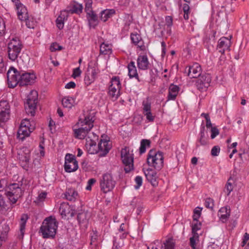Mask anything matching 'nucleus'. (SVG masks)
Returning a JSON list of instances; mask_svg holds the SVG:
<instances>
[{
  "instance_id": "4",
  "label": "nucleus",
  "mask_w": 249,
  "mask_h": 249,
  "mask_svg": "<svg viewBox=\"0 0 249 249\" xmlns=\"http://www.w3.org/2000/svg\"><path fill=\"white\" fill-rule=\"evenodd\" d=\"M163 155L162 152L150 150L147 155V162L149 166L157 170H160L163 166Z\"/></svg>"
},
{
  "instance_id": "41",
  "label": "nucleus",
  "mask_w": 249,
  "mask_h": 249,
  "mask_svg": "<svg viewBox=\"0 0 249 249\" xmlns=\"http://www.w3.org/2000/svg\"><path fill=\"white\" fill-rule=\"evenodd\" d=\"M131 19L130 20H128V21H126L125 22L124 26L121 30V34L124 36H127L128 35L130 29V25L132 20V16L131 17Z\"/></svg>"
},
{
  "instance_id": "38",
  "label": "nucleus",
  "mask_w": 249,
  "mask_h": 249,
  "mask_svg": "<svg viewBox=\"0 0 249 249\" xmlns=\"http://www.w3.org/2000/svg\"><path fill=\"white\" fill-rule=\"evenodd\" d=\"M83 10V6L82 4L77 2H74L71 6L70 11L71 13L80 14L82 13Z\"/></svg>"
},
{
  "instance_id": "1",
  "label": "nucleus",
  "mask_w": 249,
  "mask_h": 249,
  "mask_svg": "<svg viewBox=\"0 0 249 249\" xmlns=\"http://www.w3.org/2000/svg\"><path fill=\"white\" fill-rule=\"evenodd\" d=\"M94 117L88 114L84 119L79 118L78 121L73 127L74 136L75 138L84 139L93 128Z\"/></svg>"
},
{
  "instance_id": "25",
  "label": "nucleus",
  "mask_w": 249,
  "mask_h": 249,
  "mask_svg": "<svg viewBox=\"0 0 249 249\" xmlns=\"http://www.w3.org/2000/svg\"><path fill=\"white\" fill-rule=\"evenodd\" d=\"M29 217L27 213H23L21 215L19 221V233L18 234V238L22 239L25 231V226Z\"/></svg>"
},
{
  "instance_id": "34",
  "label": "nucleus",
  "mask_w": 249,
  "mask_h": 249,
  "mask_svg": "<svg viewBox=\"0 0 249 249\" xmlns=\"http://www.w3.org/2000/svg\"><path fill=\"white\" fill-rule=\"evenodd\" d=\"M112 53V47L110 44L103 42L100 46V55H110Z\"/></svg>"
},
{
  "instance_id": "51",
  "label": "nucleus",
  "mask_w": 249,
  "mask_h": 249,
  "mask_svg": "<svg viewBox=\"0 0 249 249\" xmlns=\"http://www.w3.org/2000/svg\"><path fill=\"white\" fill-rule=\"evenodd\" d=\"M63 47L59 45L56 42H53V43L50 46V51L52 52H55L56 51H60L62 50Z\"/></svg>"
},
{
  "instance_id": "2",
  "label": "nucleus",
  "mask_w": 249,
  "mask_h": 249,
  "mask_svg": "<svg viewBox=\"0 0 249 249\" xmlns=\"http://www.w3.org/2000/svg\"><path fill=\"white\" fill-rule=\"evenodd\" d=\"M58 223L54 216H50L43 221L40 232L44 238H54L55 236Z\"/></svg>"
},
{
  "instance_id": "50",
  "label": "nucleus",
  "mask_w": 249,
  "mask_h": 249,
  "mask_svg": "<svg viewBox=\"0 0 249 249\" xmlns=\"http://www.w3.org/2000/svg\"><path fill=\"white\" fill-rule=\"evenodd\" d=\"M202 208L197 207L194 210V214L193 215V221H197L200 217L201 214Z\"/></svg>"
},
{
  "instance_id": "11",
  "label": "nucleus",
  "mask_w": 249,
  "mask_h": 249,
  "mask_svg": "<svg viewBox=\"0 0 249 249\" xmlns=\"http://www.w3.org/2000/svg\"><path fill=\"white\" fill-rule=\"evenodd\" d=\"M21 72L13 67L10 68L7 73L8 87L14 88L18 84Z\"/></svg>"
},
{
  "instance_id": "61",
  "label": "nucleus",
  "mask_w": 249,
  "mask_h": 249,
  "mask_svg": "<svg viewBox=\"0 0 249 249\" xmlns=\"http://www.w3.org/2000/svg\"><path fill=\"white\" fill-rule=\"evenodd\" d=\"M96 180L95 178H90L88 182V185L86 187L87 190H91V186L96 182Z\"/></svg>"
},
{
  "instance_id": "46",
  "label": "nucleus",
  "mask_w": 249,
  "mask_h": 249,
  "mask_svg": "<svg viewBox=\"0 0 249 249\" xmlns=\"http://www.w3.org/2000/svg\"><path fill=\"white\" fill-rule=\"evenodd\" d=\"M199 235L198 233L193 234V236L190 238V245L192 249H198L196 247V241H198Z\"/></svg>"
},
{
  "instance_id": "44",
  "label": "nucleus",
  "mask_w": 249,
  "mask_h": 249,
  "mask_svg": "<svg viewBox=\"0 0 249 249\" xmlns=\"http://www.w3.org/2000/svg\"><path fill=\"white\" fill-rule=\"evenodd\" d=\"M204 206L206 208L213 210L214 206V201L211 197H207L205 199Z\"/></svg>"
},
{
  "instance_id": "9",
  "label": "nucleus",
  "mask_w": 249,
  "mask_h": 249,
  "mask_svg": "<svg viewBox=\"0 0 249 249\" xmlns=\"http://www.w3.org/2000/svg\"><path fill=\"white\" fill-rule=\"evenodd\" d=\"M108 87V95L112 100H116L120 96L121 84L120 77L118 76H113Z\"/></svg>"
},
{
  "instance_id": "29",
  "label": "nucleus",
  "mask_w": 249,
  "mask_h": 249,
  "mask_svg": "<svg viewBox=\"0 0 249 249\" xmlns=\"http://www.w3.org/2000/svg\"><path fill=\"white\" fill-rule=\"evenodd\" d=\"M179 89L178 86L171 84L168 89V94L167 97V101L175 100L179 91Z\"/></svg>"
},
{
  "instance_id": "54",
  "label": "nucleus",
  "mask_w": 249,
  "mask_h": 249,
  "mask_svg": "<svg viewBox=\"0 0 249 249\" xmlns=\"http://www.w3.org/2000/svg\"><path fill=\"white\" fill-rule=\"evenodd\" d=\"M220 151V147L218 145H215L214 146L211 152V154L212 156L213 157H216L218 156Z\"/></svg>"
},
{
  "instance_id": "28",
  "label": "nucleus",
  "mask_w": 249,
  "mask_h": 249,
  "mask_svg": "<svg viewBox=\"0 0 249 249\" xmlns=\"http://www.w3.org/2000/svg\"><path fill=\"white\" fill-rule=\"evenodd\" d=\"M127 69L128 71V75L130 78H135L139 82L142 81L137 72V70L134 61H131L128 64Z\"/></svg>"
},
{
  "instance_id": "58",
  "label": "nucleus",
  "mask_w": 249,
  "mask_h": 249,
  "mask_svg": "<svg viewBox=\"0 0 249 249\" xmlns=\"http://www.w3.org/2000/svg\"><path fill=\"white\" fill-rule=\"evenodd\" d=\"M25 21V24L27 28L30 29H33L34 28V21L29 19V17L27 19H24L22 21Z\"/></svg>"
},
{
  "instance_id": "42",
  "label": "nucleus",
  "mask_w": 249,
  "mask_h": 249,
  "mask_svg": "<svg viewBox=\"0 0 249 249\" xmlns=\"http://www.w3.org/2000/svg\"><path fill=\"white\" fill-rule=\"evenodd\" d=\"M164 249H174L175 242L172 238H169L164 243Z\"/></svg>"
},
{
  "instance_id": "35",
  "label": "nucleus",
  "mask_w": 249,
  "mask_h": 249,
  "mask_svg": "<svg viewBox=\"0 0 249 249\" xmlns=\"http://www.w3.org/2000/svg\"><path fill=\"white\" fill-rule=\"evenodd\" d=\"M74 102L72 97L67 96L62 98V104L64 107L71 108L74 106Z\"/></svg>"
},
{
  "instance_id": "18",
  "label": "nucleus",
  "mask_w": 249,
  "mask_h": 249,
  "mask_svg": "<svg viewBox=\"0 0 249 249\" xmlns=\"http://www.w3.org/2000/svg\"><path fill=\"white\" fill-rule=\"evenodd\" d=\"M231 213L230 207L227 205L221 207L218 212V216L219 220L222 223H226L229 220Z\"/></svg>"
},
{
  "instance_id": "45",
  "label": "nucleus",
  "mask_w": 249,
  "mask_h": 249,
  "mask_svg": "<svg viewBox=\"0 0 249 249\" xmlns=\"http://www.w3.org/2000/svg\"><path fill=\"white\" fill-rule=\"evenodd\" d=\"M7 206L3 196L0 194V213H4L7 211Z\"/></svg>"
},
{
  "instance_id": "23",
  "label": "nucleus",
  "mask_w": 249,
  "mask_h": 249,
  "mask_svg": "<svg viewBox=\"0 0 249 249\" xmlns=\"http://www.w3.org/2000/svg\"><path fill=\"white\" fill-rule=\"evenodd\" d=\"M144 174L147 180L153 186L158 185V182L157 180L158 176L157 172L152 169L148 168L144 171Z\"/></svg>"
},
{
  "instance_id": "60",
  "label": "nucleus",
  "mask_w": 249,
  "mask_h": 249,
  "mask_svg": "<svg viewBox=\"0 0 249 249\" xmlns=\"http://www.w3.org/2000/svg\"><path fill=\"white\" fill-rule=\"evenodd\" d=\"M5 25L4 22L0 21V36H4L5 34Z\"/></svg>"
},
{
  "instance_id": "19",
  "label": "nucleus",
  "mask_w": 249,
  "mask_h": 249,
  "mask_svg": "<svg viewBox=\"0 0 249 249\" xmlns=\"http://www.w3.org/2000/svg\"><path fill=\"white\" fill-rule=\"evenodd\" d=\"M142 113L146 117L148 122H153L155 119L156 116L151 112V103L149 102L142 103Z\"/></svg>"
},
{
  "instance_id": "32",
  "label": "nucleus",
  "mask_w": 249,
  "mask_h": 249,
  "mask_svg": "<svg viewBox=\"0 0 249 249\" xmlns=\"http://www.w3.org/2000/svg\"><path fill=\"white\" fill-rule=\"evenodd\" d=\"M68 15L66 11H61L60 15L57 17L56 19V25L57 27L61 30L64 27V21L67 19Z\"/></svg>"
},
{
  "instance_id": "53",
  "label": "nucleus",
  "mask_w": 249,
  "mask_h": 249,
  "mask_svg": "<svg viewBox=\"0 0 249 249\" xmlns=\"http://www.w3.org/2000/svg\"><path fill=\"white\" fill-rule=\"evenodd\" d=\"M77 214V219L79 223H83L86 219L87 213L85 212L78 213Z\"/></svg>"
},
{
  "instance_id": "56",
  "label": "nucleus",
  "mask_w": 249,
  "mask_h": 249,
  "mask_svg": "<svg viewBox=\"0 0 249 249\" xmlns=\"http://www.w3.org/2000/svg\"><path fill=\"white\" fill-rule=\"evenodd\" d=\"M211 132V138L212 139L215 138L219 133V130L215 126L212 127Z\"/></svg>"
},
{
  "instance_id": "49",
  "label": "nucleus",
  "mask_w": 249,
  "mask_h": 249,
  "mask_svg": "<svg viewBox=\"0 0 249 249\" xmlns=\"http://www.w3.org/2000/svg\"><path fill=\"white\" fill-rule=\"evenodd\" d=\"M194 222H196V223L193 224L192 225V231L193 234H196V233H197V231L200 230L201 223L198 221V219H197V221H195Z\"/></svg>"
},
{
  "instance_id": "37",
  "label": "nucleus",
  "mask_w": 249,
  "mask_h": 249,
  "mask_svg": "<svg viewBox=\"0 0 249 249\" xmlns=\"http://www.w3.org/2000/svg\"><path fill=\"white\" fill-rule=\"evenodd\" d=\"M78 168L77 161H74L71 163H65L64 169L66 172L71 173L76 171Z\"/></svg>"
},
{
  "instance_id": "57",
  "label": "nucleus",
  "mask_w": 249,
  "mask_h": 249,
  "mask_svg": "<svg viewBox=\"0 0 249 249\" xmlns=\"http://www.w3.org/2000/svg\"><path fill=\"white\" fill-rule=\"evenodd\" d=\"M82 73L79 67L75 68L73 70L72 77L74 78L79 77Z\"/></svg>"
},
{
  "instance_id": "62",
  "label": "nucleus",
  "mask_w": 249,
  "mask_h": 249,
  "mask_svg": "<svg viewBox=\"0 0 249 249\" xmlns=\"http://www.w3.org/2000/svg\"><path fill=\"white\" fill-rule=\"evenodd\" d=\"M39 147L40 148V153L41 156H44L45 155V151H44V140L41 141L39 145Z\"/></svg>"
},
{
  "instance_id": "31",
  "label": "nucleus",
  "mask_w": 249,
  "mask_h": 249,
  "mask_svg": "<svg viewBox=\"0 0 249 249\" xmlns=\"http://www.w3.org/2000/svg\"><path fill=\"white\" fill-rule=\"evenodd\" d=\"M17 15L19 20L22 21L24 19L28 18V13L26 7L23 4L18 5L16 7Z\"/></svg>"
},
{
  "instance_id": "13",
  "label": "nucleus",
  "mask_w": 249,
  "mask_h": 249,
  "mask_svg": "<svg viewBox=\"0 0 249 249\" xmlns=\"http://www.w3.org/2000/svg\"><path fill=\"white\" fill-rule=\"evenodd\" d=\"M59 212L62 218H66L67 216L72 217L77 213L74 206L70 205L68 202H65L60 204Z\"/></svg>"
},
{
  "instance_id": "36",
  "label": "nucleus",
  "mask_w": 249,
  "mask_h": 249,
  "mask_svg": "<svg viewBox=\"0 0 249 249\" xmlns=\"http://www.w3.org/2000/svg\"><path fill=\"white\" fill-rule=\"evenodd\" d=\"M87 72L96 80L100 71L95 64H94L93 66H91L90 65H89Z\"/></svg>"
},
{
  "instance_id": "17",
  "label": "nucleus",
  "mask_w": 249,
  "mask_h": 249,
  "mask_svg": "<svg viewBox=\"0 0 249 249\" xmlns=\"http://www.w3.org/2000/svg\"><path fill=\"white\" fill-rule=\"evenodd\" d=\"M35 78V76L33 74L21 71L18 85L20 87L31 85Z\"/></svg>"
},
{
  "instance_id": "24",
  "label": "nucleus",
  "mask_w": 249,
  "mask_h": 249,
  "mask_svg": "<svg viewBox=\"0 0 249 249\" xmlns=\"http://www.w3.org/2000/svg\"><path fill=\"white\" fill-rule=\"evenodd\" d=\"M99 152L102 156L106 155L111 148V142L109 140L101 139L98 143Z\"/></svg>"
},
{
  "instance_id": "12",
  "label": "nucleus",
  "mask_w": 249,
  "mask_h": 249,
  "mask_svg": "<svg viewBox=\"0 0 249 249\" xmlns=\"http://www.w3.org/2000/svg\"><path fill=\"white\" fill-rule=\"evenodd\" d=\"M92 134L93 138H91V136H88L86 138L85 146L89 154H95L99 152V146L96 144L97 142L98 141V136L94 133H92Z\"/></svg>"
},
{
  "instance_id": "5",
  "label": "nucleus",
  "mask_w": 249,
  "mask_h": 249,
  "mask_svg": "<svg viewBox=\"0 0 249 249\" xmlns=\"http://www.w3.org/2000/svg\"><path fill=\"white\" fill-rule=\"evenodd\" d=\"M22 185V183H14L9 184L5 189L4 195L12 204H15L22 195V190L20 188Z\"/></svg>"
},
{
  "instance_id": "39",
  "label": "nucleus",
  "mask_w": 249,
  "mask_h": 249,
  "mask_svg": "<svg viewBox=\"0 0 249 249\" xmlns=\"http://www.w3.org/2000/svg\"><path fill=\"white\" fill-rule=\"evenodd\" d=\"M151 142L149 140L142 139L141 142V145L140 147V153L142 154L145 152L146 147H149L150 146Z\"/></svg>"
},
{
  "instance_id": "6",
  "label": "nucleus",
  "mask_w": 249,
  "mask_h": 249,
  "mask_svg": "<svg viewBox=\"0 0 249 249\" xmlns=\"http://www.w3.org/2000/svg\"><path fill=\"white\" fill-rule=\"evenodd\" d=\"M38 93L36 90L30 91L24 103V108L26 113L32 117L35 116L37 103Z\"/></svg>"
},
{
  "instance_id": "22",
  "label": "nucleus",
  "mask_w": 249,
  "mask_h": 249,
  "mask_svg": "<svg viewBox=\"0 0 249 249\" xmlns=\"http://www.w3.org/2000/svg\"><path fill=\"white\" fill-rule=\"evenodd\" d=\"M201 68L199 64L196 63L188 67V75L191 78H196L201 74Z\"/></svg>"
},
{
  "instance_id": "3",
  "label": "nucleus",
  "mask_w": 249,
  "mask_h": 249,
  "mask_svg": "<svg viewBox=\"0 0 249 249\" xmlns=\"http://www.w3.org/2000/svg\"><path fill=\"white\" fill-rule=\"evenodd\" d=\"M23 48L21 41L18 37L13 38L7 44L8 57L12 61H16Z\"/></svg>"
},
{
  "instance_id": "27",
  "label": "nucleus",
  "mask_w": 249,
  "mask_h": 249,
  "mask_svg": "<svg viewBox=\"0 0 249 249\" xmlns=\"http://www.w3.org/2000/svg\"><path fill=\"white\" fill-rule=\"evenodd\" d=\"M34 130L33 127H24L20 125L17 133V138L21 141H23L26 137L29 136L30 133Z\"/></svg>"
},
{
  "instance_id": "30",
  "label": "nucleus",
  "mask_w": 249,
  "mask_h": 249,
  "mask_svg": "<svg viewBox=\"0 0 249 249\" xmlns=\"http://www.w3.org/2000/svg\"><path fill=\"white\" fill-rule=\"evenodd\" d=\"M205 126L203 124H201L200 126L199 137L198 138L196 143V147H198L200 145L205 146L208 144V140L205 137Z\"/></svg>"
},
{
  "instance_id": "52",
  "label": "nucleus",
  "mask_w": 249,
  "mask_h": 249,
  "mask_svg": "<svg viewBox=\"0 0 249 249\" xmlns=\"http://www.w3.org/2000/svg\"><path fill=\"white\" fill-rule=\"evenodd\" d=\"M134 180L136 184V185L134 186L135 188L136 189H139L142 184V177L140 176H137L135 177Z\"/></svg>"
},
{
  "instance_id": "16",
  "label": "nucleus",
  "mask_w": 249,
  "mask_h": 249,
  "mask_svg": "<svg viewBox=\"0 0 249 249\" xmlns=\"http://www.w3.org/2000/svg\"><path fill=\"white\" fill-rule=\"evenodd\" d=\"M130 39L131 43L135 46H136L140 51H145L146 47L140 34L135 32L130 34Z\"/></svg>"
},
{
  "instance_id": "64",
  "label": "nucleus",
  "mask_w": 249,
  "mask_h": 249,
  "mask_svg": "<svg viewBox=\"0 0 249 249\" xmlns=\"http://www.w3.org/2000/svg\"><path fill=\"white\" fill-rule=\"evenodd\" d=\"M47 193L46 192H41L40 193L37 197V199L39 201H43L46 198Z\"/></svg>"
},
{
  "instance_id": "15",
  "label": "nucleus",
  "mask_w": 249,
  "mask_h": 249,
  "mask_svg": "<svg viewBox=\"0 0 249 249\" xmlns=\"http://www.w3.org/2000/svg\"><path fill=\"white\" fill-rule=\"evenodd\" d=\"M10 106L6 100L0 101V123H5L10 118Z\"/></svg>"
},
{
  "instance_id": "26",
  "label": "nucleus",
  "mask_w": 249,
  "mask_h": 249,
  "mask_svg": "<svg viewBox=\"0 0 249 249\" xmlns=\"http://www.w3.org/2000/svg\"><path fill=\"white\" fill-rule=\"evenodd\" d=\"M78 197V193L74 188H67L64 193V198L70 201H75Z\"/></svg>"
},
{
  "instance_id": "7",
  "label": "nucleus",
  "mask_w": 249,
  "mask_h": 249,
  "mask_svg": "<svg viewBox=\"0 0 249 249\" xmlns=\"http://www.w3.org/2000/svg\"><path fill=\"white\" fill-rule=\"evenodd\" d=\"M121 157L122 162L124 166V170L125 173H128L134 170L133 154L129 152V147H125L121 151Z\"/></svg>"
},
{
  "instance_id": "20",
  "label": "nucleus",
  "mask_w": 249,
  "mask_h": 249,
  "mask_svg": "<svg viewBox=\"0 0 249 249\" xmlns=\"http://www.w3.org/2000/svg\"><path fill=\"white\" fill-rule=\"evenodd\" d=\"M137 64L138 69L143 71L148 70L150 65L148 57L146 54L138 56L137 59Z\"/></svg>"
},
{
  "instance_id": "33",
  "label": "nucleus",
  "mask_w": 249,
  "mask_h": 249,
  "mask_svg": "<svg viewBox=\"0 0 249 249\" xmlns=\"http://www.w3.org/2000/svg\"><path fill=\"white\" fill-rule=\"evenodd\" d=\"M115 14V10L114 9H106L100 13V18L102 21L106 22Z\"/></svg>"
},
{
  "instance_id": "14",
  "label": "nucleus",
  "mask_w": 249,
  "mask_h": 249,
  "mask_svg": "<svg viewBox=\"0 0 249 249\" xmlns=\"http://www.w3.org/2000/svg\"><path fill=\"white\" fill-rule=\"evenodd\" d=\"M225 36L221 37L218 41L216 46V50L218 51L221 54H225V52H230L231 51V38Z\"/></svg>"
},
{
  "instance_id": "47",
  "label": "nucleus",
  "mask_w": 249,
  "mask_h": 249,
  "mask_svg": "<svg viewBox=\"0 0 249 249\" xmlns=\"http://www.w3.org/2000/svg\"><path fill=\"white\" fill-rule=\"evenodd\" d=\"M74 161H77L74 155L68 153L65 157V163H71Z\"/></svg>"
},
{
  "instance_id": "63",
  "label": "nucleus",
  "mask_w": 249,
  "mask_h": 249,
  "mask_svg": "<svg viewBox=\"0 0 249 249\" xmlns=\"http://www.w3.org/2000/svg\"><path fill=\"white\" fill-rule=\"evenodd\" d=\"M249 241V234L246 232L244 234L243 239H242V241L241 243V247H244L246 245L247 241Z\"/></svg>"
},
{
  "instance_id": "48",
  "label": "nucleus",
  "mask_w": 249,
  "mask_h": 249,
  "mask_svg": "<svg viewBox=\"0 0 249 249\" xmlns=\"http://www.w3.org/2000/svg\"><path fill=\"white\" fill-rule=\"evenodd\" d=\"M90 245H96V243L98 240V232L97 231H93L92 232L90 233Z\"/></svg>"
},
{
  "instance_id": "8",
  "label": "nucleus",
  "mask_w": 249,
  "mask_h": 249,
  "mask_svg": "<svg viewBox=\"0 0 249 249\" xmlns=\"http://www.w3.org/2000/svg\"><path fill=\"white\" fill-rule=\"evenodd\" d=\"M116 185V181L113 179L112 175L109 173H106L102 175L100 180L101 191L106 194L111 191Z\"/></svg>"
},
{
  "instance_id": "21",
  "label": "nucleus",
  "mask_w": 249,
  "mask_h": 249,
  "mask_svg": "<svg viewBox=\"0 0 249 249\" xmlns=\"http://www.w3.org/2000/svg\"><path fill=\"white\" fill-rule=\"evenodd\" d=\"M86 18L89 28H95L98 25L99 19L97 15L94 11H91L86 13Z\"/></svg>"
},
{
  "instance_id": "43",
  "label": "nucleus",
  "mask_w": 249,
  "mask_h": 249,
  "mask_svg": "<svg viewBox=\"0 0 249 249\" xmlns=\"http://www.w3.org/2000/svg\"><path fill=\"white\" fill-rule=\"evenodd\" d=\"M95 79L87 71L86 72L84 81L87 86H89L95 81Z\"/></svg>"
},
{
  "instance_id": "55",
  "label": "nucleus",
  "mask_w": 249,
  "mask_h": 249,
  "mask_svg": "<svg viewBox=\"0 0 249 249\" xmlns=\"http://www.w3.org/2000/svg\"><path fill=\"white\" fill-rule=\"evenodd\" d=\"M92 0H87L85 3V10L86 13L89 12V11H93L92 9Z\"/></svg>"
},
{
  "instance_id": "10",
  "label": "nucleus",
  "mask_w": 249,
  "mask_h": 249,
  "mask_svg": "<svg viewBox=\"0 0 249 249\" xmlns=\"http://www.w3.org/2000/svg\"><path fill=\"white\" fill-rule=\"evenodd\" d=\"M211 76L209 73L202 74L195 82L196 89L200 92L205 91L210 86Z\"/></svg>"
},
{
  "instance_id": "59",
  "label": "nucleus",
  "mask_w": 249,
  "mask_h": 249,
  "mask_svg": "<svg viewBox=\"0 0 249 249\" xmlns=\"http://www.w3.org/2000/svg\"><path fill=\"white\" fill-rule=\"evenodd\" d=\"M173 18L171 16L165 17V23L167 27L171 28L173 25Z\"/></svg>"
},
{
  "instance_id": "40",
  "label": "nucleus",
  "mask_w": 249,
  "mask_h": 249,
  "mask_svg": "<svg viewBox=\"0 0 249 249\" xmlns=\"http://www.w3.org/2000/svg\"><path fill=\"white\" fill-rule=\"evenodd\" d=\"M231 180H232V179L230 177L224 187V192L226 194L227 196H229L230 195L233 189V186L231 182Z\"/></svg>"
}]
</instances>
